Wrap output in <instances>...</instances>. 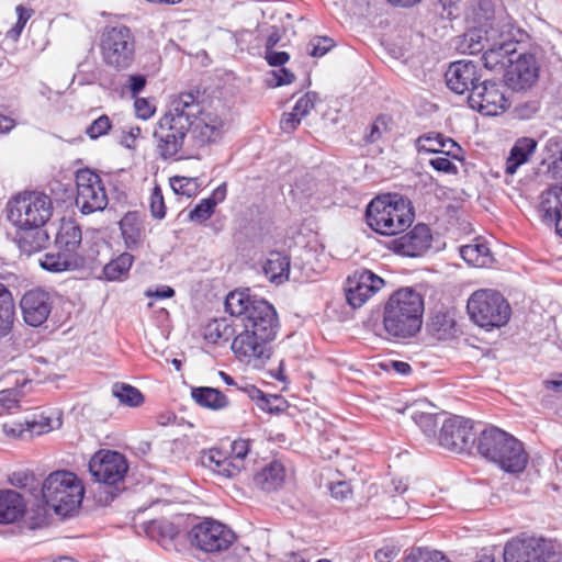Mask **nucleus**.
<instances>
[{
    "mask_svg": "<svg viewBox=\"0 0 562 562\" xmlns=\"http://www.w3.org/2000/svg\"><path fill=\"white\" fill-rule=\"evenodd\" d=\"M85 495L81 480L72 472L59 470L42 483V496L57 515L67 517L80 507Z\"/></svg>",
    "mask_w": 562,
    "mask_h": 562,
    "instance_id": "obj_6",
    "label": "nucleus"
},
{
    "mask_svg": "<svg viewBox=\"0 0 562 562\" xmlns=\"http://www.w3.org/2000/svg\"><path fill=\"white\" fill-rule=\"evenodd\" d=\"M469 104L484 115L494 116L504 112L509 102L502 83L485 80L473 87L469 94Z\"/></svg>",
    "mask_w": 562,
    "mask_h": 562,
    "instance_id": "obj_13",
    "label": "nucleus"
},
{
    "mask_svg": "<svg viewBox=\"0 0 562 562\" xmlns=\"http://www.w3.org/2000/svg\"><path fill=\"white\" fill-rule=\"evenodd\" d=\"M441 139L442 135L439 133L424 134L416 139V148L418 153L438 154Z\"/></svg>",
    "mask_w": 562,
    "mask_h": 562,
    "instance_id": "obj_46",
    "label": "nucleus"
},
{
    "mask_svg": "<svg viewBox=\"0 0 562 562\" xmlns=\"http://www.w3.org/2000/svg\"><path fill=\"white\" fill-rule=\"evenodd\" d=\"M539 64L531 54H520L513 58L505 70L506 86L514 91L530 89L539 78Z\"/></svg>",
    "mask_w": 562,
    "mask_h": 562,
    "instance_id": "obj_18",
    "label": "nucleus"
},
{
    "mask_svg": "<svg viewBox=\"0 0 562 562\" xmlns=\"http://www.w3.org/2000/svg\"><path fill=\"white\" fill-rule=\"evenodd\" d=\"M317 100L315 92H307L296 101L293 109L303 120L315 108Z\"/></svg>",
    "mask_w": 562,
    "mask_h": 562,
    "instance_id": "obj_50",
    "label": "nucleus"
},
{
    "mask_svg": "<svg viewBox=\"0 0 562 562\" xmlns=\"http://www.w3.org/2000/svg\"><path fill=\"white\" fill-rule=\"evenodd\" d=\"M112 127L111 120L108 115L103 114L95 119L86 130L87 135L91 139H97L105 135Z\"/></svg>",
    "mask_w": 562,
    "mask_h": 562,
    "instance_id": "obj_47",
    "label": "nucleus"
},
{
    "mask_svg": "<svg viewBox=\"0 0 562 562\" xmlns=\"http://www.w3.org/2000/svg\"><path fill=\"white\" fill-rule=\"evenodd\" d=\"M112 395L117 398L120 404L130 406V407H137L143 404L144 396L142 392L136 389L135 386H132L126 383H115L112 386Z\"/></svg>",
    "mask_w": 562,
    "mask_h": 562,
    "instance_id": "obj_36",
    "label": "nucleus"
},
{
    "mask_svg": "<svg viewBox=\"0 0 562 562\" xmlns=\"http://www.w3.org/2000/svg\"><path fill=\"white\" fill-rule=\"evenodd\" d=\"M461 257L473 267L483 268L492 263L493 258L485 243H475L462 246Z\"/></svg>",
    "mask_w": 562,
    "mask_h": 562,
    "instance_id": "obj_34",
    "label": "nucleus"
},
{
    "mask_svg": "<svg viewBox=\"0 0 562 562\" xmlns=\"http://www.w3.org/2000/svg\"><path fill=\"white\" fill-rule=\"evenodd\" d=\"M431 241L430 228L426 224H417L405 235L393 239L390 248L402 256L418 257L430 248Z\"/></svg>",
    "mask_w": 562,
    "mask_h": 562,
    "instance_id": "obj_21",
    "label": "nucleus"
},
{
    "mask_svg": "<svg viewBox=\"0 0 562 562\" xmlns=\"http://www.w3.org/2000/svg\"><path fill=\"white\" fill-rule=\"evenodd\" d=\"M134 108L137 117L148 120L155 113V106L145 98H135Z\"/></svg>",
    "mask_w": 562,
    "mask_h": 562,
    "instance_id": "obj_59",
    "label": "nucleus"
},
{
    "mask_svg": "<svg viewBox=\"0 0 562 562\" xmlns=\"http://www.w3.org/2000/svg\"><path fill=\"white\" fill-rule=\"evenodd\" d=\"M452 326L453 321L442 313L435 315L431 319V327L437 331L439 338H443L450 334Z\"/></svg>",
    "mask_w": 562,
    "mask_h": 562,
    "instance_id": "obj_54",
    "label": "nucleus"
},
{
    "mask_svg": "<svg viewBox=\"0 0 562 562\" xmlns=\"http://www.w3.org/2000/svg\"><path fill=\"white\" fill-rule=\"evenodd\" d=\"M147 532L151 538L170 541L177 537L179 530L173 522L167 519H158L150 521Z\"/></svg>",
    "mask_w": 562,
    "mask_h": 562,
    "instance_id": "obj_40",
    "label": "nucleus"
},
{
    "mask_svg": "<svg viewBox=\"0 0 562 562\" xmlns=\"http://www.w3.org/2000/svg\"><path fill=\"white\" fill-rule=\"evenodd\" d=\"M191 142L193 146H203L220 140L227 130V123L217 114L204 112L191 121Z\"/></svg>",
    "mask_w": 562,
    "mask_h": 562,
    "instance_id": "obj_20",
    "label": "nucleus"
},
{
    "mask_svg": "<svg viewBox=\"0 0 562 562\" xmlns=\"http://www.w3.org/2000/svg\"><path fill=\"white\" fill-rule=\"evenodd\" d=\"M170 187L176 194L187 198L193 196L198 192V182L193 178L172 177L170 179Z\"/></svg>",
    "mask_w": 562,
    "mask_h": 562,
    "instance_id": "obj_45",
    "label": "nucleus"
},
{
    "mask_svg": "<svg viewBox=\"0 0 562 562\" xmlns=\"http://www.w3.org/2000/svg\"><path fill=\"white\" fill-rule=\"evenodd\" d=\"M54 306V295L41 286L27 290L20 300L23 321L32 327L42 326Z\"/></svg>",
    "mask_w": 562,
    "mask_h": 562,
    "instance_id": "obj_16",
    "label": "nucleus"
},
{
    "mask_svg": "<svg viewBox=\"0 0 562 562\" xmlns=\"http://www.w3.org/2000/svg\"><path fill=\"white\" fill-rule=\"evenodd\" d=\"M447 87L457 94L470 92L480 80L476 64L470 60H458L450 64L445 74Z\"/></svg>",
    "mask_w": 562,
    "mask_h": 562,
    "instance_id": "obj_22",
    "label": "nucleus"
},
{
    "mask_svg": "<svg viewBox=\"0 0 562 562\" xmlns=\"http://www.w3.org/2000/svg\"><path fill=\"white\" fill-rule=\"evenodd\" d=\"M461 147L451 138H447L442 135V139L439 146V153L453 159H461Z\"/></svg>",
    "mask_w": 562,
    "mask_h": 562,
    "instance_id": "obj_57",
    "label": "nucleus"
},
{
    "mask_svg": "<svg viewBox=\"0 0 562 562\" xmlns=\"http://www.w3.org/2000/svg\"><path fill=\"white\" fill-rule=\"evenodd\" d=\"M249 450H250L249 440L238 439L232 443V449H231L229 456L234 459H239L244 462V459L247 457Z\"/></svg>",
    "mask_w": 562,
    "mask_h": 562,
    "instance_id": "obj_60",
    "label": "nucleus"
},
{
    "mask_svg": "<svg viewBox=\"0 0 562 562\" xmlns=\"http://www.w3.org/2000/svg\"><path fill=\"white\" fill-rule=\"evenodd\" d=\"M213 204L207 200L203 199L190 213L189 218L196 222H205L211 217L214 212Z\"/></svg>",
    "mask_w": 562,
    "mask_h": 562,
    "instance_id": "obj_52",
    "label": "nucleus"
},
{
    "mask_svg": "<svg viewBox=\"0 0 562 562\" xmlns=\"http://www.w3.org/2000/svg\"><path fill=\"white\" fill-rule=\"evenodd\" d=\"M192 547L206 552L216 553L227 550L235 540V533L225 525L206 519L195 526L189 532Z\"/></svg>",
    "mask_w": 562,
    "mask_h": 562,
    "instance_id": "obj_12",
    "label": "nucleus"
},
{
    "mask_svg": "<svg viewBox=\"0 0 562 562\" xmlns=\"http://www.w3.org/2000/svg\"><path fill=\"white\" fill-rule=\"evenodd\" d=\"M536 148L537 142L531 137H521L517 139L506 159L505 172L507 175H514L521 165L528 161Z\"/></svg>",
    "mask_w": 562,
    "mask_h": 562,
    "instance_id": "obj_30",
    "label": "nucleus"
},
{
    "mask_svg": "<svg viewBox=\"0 0 562 562\" xmlns=\"http://www.w3.org/2000/svg\"><path fill=\"white\" fill-rule=\"evenodd\" d=\"M10 483L19 488H33L35 483V477L32 473L26 471L14 472L10 476Z\"/></svg>",
    "mask_w": 562,
    "mask_h": 562,
    "instance_id": "obj_56",
    "label": "nucleus"
},
{
    "mask_svg": "<svg viewBox=\"0 0 562 562\" xmlns=\"http://www.w3.org/2000/svg\"><path fill=\"white\" fill-rule=\"evenodd\" d=\"M128 465L125 457L117 451H99L89 462L91 475L100 483L114 485L122 481Z\"/></svg>",
    "mask_w": 562,
    "mask_h": 562,
    "instance_id": "obj_15",
    "label": "nucleus"
},
{
    "mask_svg": "<svg viewBox=\"0 0 562 562\" xmlns=\"http://www.w3.org/2000/svg\"><path fill=\"white\" fill-rule=\"evenodd\" d=\"M60 425L61 420L59 417L52 418L44 413L35 414L31 419L26 418V426L29 427L31 437L49 432L50 430L58 428Z\"/></svg>",
    "mask_w": 562,
    "mask_h": 562,
    "instance_id": "obj_39",
    "label": "nucleus"
},
{
    "mask_svg": "<svg viewBox=\"0 0 562 562\" xmlns=\"http://www.w3.org/2000/svg\"><path fill=\"white\" fill-rule=\"evenodd\" d=\"M81 239L80 227L72 221H64L58 228L55 244L58 250L77 255Z\"/></svg>",
    "mask_w": 562,
    "mask_h": 562,
    "instance_id": "obj_31",
    "label": "nucleus"
},
{
    "mask_svg": "<svg viewBox=\"0 0 562 562\" xmlns=\"http://www.w3.org/2000/svg\"><path fill=\"white\" fill-rule=\"evenodd\" d=\"M475 441L473 423L461 416L447 418L440 428L438 436L439 445L453 452L468 450Z\"/></svg>",
    "mask_w": 562,
    "mask_h": 562,
    "instance_id": "obj_14",
    "label": "nucleus"
},
{
    "mask_svg": "<svg viewBox=\"0 0 562 562\" xmlns=\"http://www.w3.org/2000/svg\"><path fill=\"white\" fill-rule=\"evenodd\" d=\"M225 310L240 318L244 326L232 342L235 357L254 369L263 368L271 356L269 344L277 337L280 327L276 308L245 289L227 294Z\"/></svg>",
    "mask_w": 562,
    "mask_h": 562,
    "instance_id": "obj_1",
    "label": "nucleus"
},
{
    "mask_svg": "<svg viewBox=\"0 0 562 562\" xmlns=\"http://www.w3.org/2000/svg\"><path fill=\"white\" fill-rule=\"evenodd\" d=\"M367 224L375 233L393 236L411 226L414 212L409 201L397 195H383L373 199L366 210Z\"/></svg>",
    "mask_w": 562,
    "mask_h": 562,
    "instance_id": "obj_5",
    "label": "nucleus"
},
{
    "mask_svg": "<svg viewBox=\"0 0 562 562\" xmlns=\"http://www.w3.org/2000/svg\"><path fill=\"white\" fill-rule=\"evenodd\" d=\"M134 257L128 252H123L117 258L106 263L103 273L106 280L116 281L126 276L132 267Z\"/></svg>",
    "mask_w": 562,
    "mask_h": 562,
    "instance_id": "obj_37",
    "label": "nucleus"
},
{
    "mask_svg": "<svg viewBox=\"0 0 562 562\" xmlns=\"http://www.w3.org/2000/svg\"><path fill=\"white\" fill-rule=\"evenodd\" d=\"M120 229L126 247L131 250L137 249L145 235L144 222L135 212L126 213L120 221Z\"/></svg>",
    "mask_w": 562,
    "mask_h": 562,
    "instance_id": "obj_26",
    "label": "nucleus"
},
{
    "mask_svg": "<svg viewBox=\"0 0 562 562\" xmlns=\"http://www.w3.org/2000/svg\"><path fill=\"white\" fill-rule=\"evenodd\" d=\"M49 240L48 233L44 228H19L16 244L19 249L31 256L44 249Z\"/></svg>",
    "mask_w": 562,
    "mask_h": 562,
    "instance_id": "obj_29",
    "label": "nucleus"
},
{
    "mask_svg": "<svg viewBox=\"0 0 562 562\" xmlns=\"http://www.w3.org/2000/svg\"><path fill=\"white\" fill-rule=\"evenodd\" d=\"M265 58L270 66L278 67L284 65L290 56L285 52H276L270 48L266 49Z\"/></svg>",
    "mask_w": 562,
    "mask_h": 562,
    "instance_id": "obj_62",
    "label": "nucleus"
},
{
    "mask_svg": "<svg viewBox=\"0 0 562 562\" xmlns=\"http://www.w3.org/2000/svg\"><path fill=\"white\" fill-rule=\"evenodd\" d=\"M429 164L435 170L439 172L448 175L458 173V167L447 156L435 157L429 160Z\"/></svg>",
    "mask_w": 562,
    "mask_h": 562,
    "instance_id": "obj_55",
    "label": "nucleus"
},
{
    "mask_svg": "<svg viewBox=\"0 0 562 562\" xmlns=\"http://www.w3.org/2000/svg\"><path fill=\"white\" fill-rule=\"evenodd\" d=\"M477 450L482 457L508 473H520L528 463L522 442L497 427L486 428L480 434Z\"/></svg>",
    "mask_w": 562,
    "mask_h": 562,
    "instance_id": "obj_4",
    "label": "nucleus"
},
{
    "mask_svg": "<svg viewBox=\"0 0 562 562\" xmlns=\"http://www.w3.org/2000/svg\"><path fill=\"white\" fill-rule=\"evenodd\" d=\"M52 199L42 192L18 194L9 204V220L18 228H43L53 215Z\"/></svg>",
    "mask_w": 562,
    "mask_h": 562,
    "instance_id": "obj_8",
    "label": "nucleus"
},
{
    "mask_svg": "<svg viewBox=\"0 0 562 562\" xmlns=\"http://www.w3.org/2000/svg\"><path fill=\"white\" fill-rule=\"evenodd\" d=\"M199 460L202 467L225 479L236 477L245 469V462L226 456L218 449L202 451Z\"/></svg>",
    "mask_w": 562,
    "mask_h": 562,
    "instance_id": "obj_23",
    "label": "nucleus"
},
{
    "mask_svg": "<svg viewBox=\"0 0 562 562\" xmlns=\"http://www.w3.org/2000/svg\"><path fill=\"white\" fill-rule=\"evenodd\" d=\"M471 319L482 328L504 326L510 317V306L504 296L492 289L472 293L467 305Z\"/></svg>",
    "mask_w": 562,
    "mask_h": 562,
    "instance_id": "obj_9",
    "label": "nucleus"
},
{
    "mask_svg": "<svg viewBox=\"0 0 562 562\" xmlns=\"http://www.w3.org/2000/svg\"><path fill=\"white\" fill-rule=\"evenodd\" d=\"M3 432L10 438L27 439L32 438L26 426V419L24 422H10L2 425Z\"/></svg>",
    "mask_w": 562,
    "mask_h": 562,
    "instance_id": "obj_48",
    "label": "nucleus"
},
{
    "mask_svg": "<svg viewBox=\"0 0 562 562\" xmlns=\"http://www.w3.org/2000/svg\"><path fill=\"white\" fill-rule=\"evenodd\" d=\"M3 380L5 381V384H14L20 389H24L30 383L22 372H8L4 374Z\"/></svg>",
    "mask_w": 562,
    "mask_h": 562,
    "instance_id": "obj_64",
    "label": "nucleus"
},
{
    "mask_svg": "<svg viewBox=\"0 0 562 562\" xmlns=\"http://www.w3.org/2000/svg\"><path fill=\"white\" fill-rule=\"evenodd\" d=\"M14 318V303L11 292L0 283V336L7 335Z\"/></svg>",
    "mask_w": 562,
    "mask_h": 562,
    "instance_id": "obj_35",
    "label": "nucleus"
},
{
    "mask_svg": "<svg viewBox=\"0 0 562 562\" xmlns=\"http://www.w3.org/2000/svg\"><path fill=\"white\" fill-rule=\"evenodd\" d=\"M539 212L542 221L550 225L562 216V186H551L541 193Z\"/></svg>",
    "mask_w": 562,
    "mask_h": 562,
    "instance_id": "obj_25",
    "label": "nucleus"
},
{
    "mask_svg": "<svg viewBox=\"0 0 562 562\" xmlns=\"http://www.w3.org/2000/svg\"><path fill=\"white\" fill-rule=\"evenodd\" d=\"M21 390L16 387H7L0 391V416L13 414L20 408Z\"/></svg>",
    "mask_w": 562,
    "mask_h": 562,
    "instance_id": "obj_42",
    "label": "nucleus"
},
{
    "mask_svg": "<svg viewBox=\"0 0 562 562\" xmlns=\"http://www.w3.org/2000/svg\"><path fill=\"white\" fill-rule=\"evenodd\" d=\"M412 418L427 437L436 436L438 416L436 413L415 408Z\"/></svg>",
    "mask_w": 562,
    "mask_h": 562,
    "instance_id": "obj_41",
    "label": "nucleus"
},
{
    "mask_svg": "<svg viewBox=\"0 0 562 562\" xmlns=\"http://www.w3.org/2000/svg\"><path fill=\"white\" fill-rule=\"evenodd\" d=\"M553 559L547 543L533 537L513 539L504 548V562H553Z\"/></svg>",
    "mask_w": 562,
    "mask_h": 562,
    "instance_id": "obj_17",
    "label": "nucleus"
},
{
    "mask_svg": "<svg viewBox=\"0 0 562 562\" xmlns=\"http://www.w3.org/2000/svg\"><path fill=\"white\" fill-rule=\"evenodd\" d=\"M329 491L330 495L338 501H344L351 494V488L345 481L333 483Z\"/></svg>",
    "mask_w": 562,
    "mask_h": 562,
    "instance_id": "obj_61",
    "label": "nucleus"
},
{
    "mask_svg": "<svg viewBox=\"0 0 562 562\" xmlns=\"http://www.w3.org/2000/svg\"><path fill=\"white\" fill-rule=\"evenodd\" d=\"M389 124L384 116H379L371 125L370 132L364 136L366 143H375L382 138L383 134L387 131Z\"/></svg>",
    "mask_w": 562,
    "mask_h": 562,
    "instance_id": "obj_51",
    "label": "nucleus"
},
{
    "mask_svg": "<svg viewBox=\"0 0 562 562\" xmlns=\"http://www.w3.org/2000/svg\"><path fill=\"white\" fill-rule=\"evenodd\" d=\"M334 46V41L329 37L322 36L313 38L308 45V54L313 57L324 56Z\"/></svg>",
    "mask_w": 562,
    "mask_h": 562,
    "instance_id": "obj_49",
    "label": "nucleus"
},
{
    "mask_svg": "<svg viewBox=\"0 0 562 562\" xmlns=\"http://www.w3.org/2000/svg\"><path fill=\"white\" fill-rule=\"evenodd\" d=\"M288 479L285 465L279 460H273L254 474L252 482L260 491L271 493L281 490Z\"/></svg>",
    "mask_w": 562,
    "mask_h": 562,
    "instance_id": "obj_24",
    "label": "nucleus"
},
{
    "mask_svg": "<svg viewBox=\"0 0 562 562\" xmlns=\"http://www.w3.org/2000/svg\"><path fill=\"white\" fill-rule=\"evenodd\" d=\"M150 211L154 217L161 220L166 215V207L164 202L162 192L159 187L153 189L150 195Z\"/></svg>",
    "mask_w": 562,
    "mask_h": 562,
    "instance_id": "obj_53",
    "label": "nucleus"
},
{
    "mask_svg": "<svg viewBox=\"0 0 562 562\" xmlns=\"http://www.w3.org/2000/svg\"><path fill=\"white\" fill-rule=\"evenodd\" d=\"M78 255H71L63 250L47 252L40 259V266L49 272H63L78 267Z\"/></svg>",
    "mask_w": 562,
    "mask_h": 562,
    "instance_id": "obj_33",
    "label": "nucleus"
},
{
    "mask_svg": "<svg viewBox=\"0 0 562 562\" xmlns=\"http://www.w3.org/2000/svg\"><path fill=\"white\" fill-rule=\"evenodd\" d=\"M302 117L292 109L291 112L284 113L280 120V128L288 134L293 133L300 125Z\"/></svg>",
    "mask_w": 562,
    "mask_h": 562,
    "instance_id": "obj_58",
    "label": "nucleus"
},
{
    "mask_svg": "<svg viewBox=\"0 0 562 562\" xmlns=\"http://www.w3.org/2000/svg\"><path fill=\"white\" fill-rule=\"evenodd\" d=\"M384 285V280L370 270L356 271L347 280L346 299L353 307H361Z\"/></svg>",
    "mask_w": 562,
    "mask_h": 562,
    "instance_id": "obj_19",
    "label": "nucleus"
},
{
    "mask_svg": "<svg viewBox=\"0 0 562 562\" xmlns=\"http://www.w3.org/2000/svg\"><path fill=\"white\" fill-rule=\"evenodd\" d=\"M15 13L18 15V21L10 29L7 31L5 33V37L7 38H10L12 41H18L19 37L21 36V33L25 26V24L27 23V21L32 18L33 15V10L30 9V8H25L24 5L22 4H19L16 5L15 8Z\"/></svg>",
    "mask_w": 562,
    "mask_h": 562,
    "instance_id": "obj_43",
    "label": "nucleus"
},
{
    "mask_svg": "<svg viewBox=\"0 0 562 562\" xmlns=\"http://www.w3.org/2000/svg\"><path fill=\"white\" fill-rule=\"evenodd\" d=\"M25 503L15 491H0V524H11L23 516Z\"/></svg>",
    "mask_w": 562,
    "mask_h": 562,
    "instance_id": "obj_27",
    "label": "nucleus"
},
{
    "mask_svg": "<svg viewBox=\"0 0 562 562\" xmlns=\"http://www.w3.org/2000/svg\"><path fill=\"white\" fill-rule=\"evenodd\" d=\"M265 276L276 284H282L289 280L290 257L281 251L269 252L262 266Z\"/></svg>",
    "mask_w": 562,
    "mask_h": 562,
    "instance_id": "obj_28",
    "label": "nucleus"
},
{
    "mask_svg": "<svg viewBox=\"0 0 562 562\" xmlns=\"http://www.w3.org/2000/svg\"><path fill=\"white\" fill-rule=\"evenodd\" d=\"M485 44L481 41L477 32H470L465 36L469 38L468 46L470 54L483 53L484 66L490 70L503 69L510 65L514 55L517 52V42L513 40L509 31H498L491 26L485 31Z\"/></svg>",
    "mask_w": 562,
    "mask_h": 562,
    "instance_id": "obj_7",
    "label": "nucleus"
},
{
    "mask_svg": "<svg viewBox=\"0 0 562 562\" xmlns=\"http://www.w3.org/2000/svg\"><path fill=\"white\" fill-rule=\"evenodd\" d=\"M233 335V328L227 324L226 319H212L203 330L204 339L211 344L228 340Z\"/></svg>",
    "mask_w": 562,
    "mask_h": 562,
    "instance_id": "obj_38",
    "label": "nucleus"
},
{
    "mask_svg": "<svg viewBox=\"0 0 562 562\" xmlns=\"http://www.w3.org/2000/svg\"><path fill=\"white\" fill-rule=\"evenodd\" d=\"M200 113L201 104L192 93H181L171 101L154 131L162 158L175 157L183 148L188 136L191 139V121Z\"/></svg>",
    "mask_w": 562,
    "mask_h": 562,
    "instance_id": "obj_2",
    "label": "nucleus"
},
{
    "mask_svg": "<svg viewBox=\"0 0 562 562\" xmlns=\"http://www.w3.org/2000/svg\"><path fill=\"white\" fill-rule=\"evenodd\" d=\"M135 38L125 25L105 27L101 35L102 59L111 68L124 70L135 58Z\"/></svg>",
    "mask_w": 562,
    "mask_h": 562,
    "instance_id": "obj_10",
    "label": "nucleus"
},
{
    "mask_svg": "<svg viewBox=\"0 0 562 562\" xmlns=\"http://www.w3.org/2000/svg\"><path fill=\"white\" fill-rule=\"evenodd\" d=\"M191 396L198 405L213 411L223 409L229 404L227 396L214 387H193Z\"/></svg>",
    "mask_w": 562,
    "mask_h": 562,
    "instance_id": "obj_32",
    "label": "nucleus"
},
{
    "mask_svg": "<svg viewBox=\"0 0 562 562\" xmlns=\"http://www.w3.org/2000/svg\"><path fill=\"white\" fill-rule=\"evenodd\" d=\"M404 562H449V560L440 551L416 548L404 559Z\"/></svg>",
    "mask_w": 562,
    "mask_h": 562,
    "instance_id": "obj_44",
    "label": "nucleus"
},
{
    "mask_svg": "<svg viewBox=\"0 0 562 562\" xmlns=\"http://www.w3.org/2000/svg\"><path fill=\"white\" fill-rule=\"evenodd\" d=\"M423 313L422 295L408 288L400 289L384 305L383 328L393 338H412L422 328Z\"/></svg>",
    "mask_w": 562,
    "mask_h": 562,
    "instance_id": "obj_3",
    "label": "nucleus"
},
{
    "mask_svg": "<svg viewBox=\"0 0 562 562\" xmlns=\"http://www.w3.org/2000/svg\"><path fill=\"white\" fill-rule=\"evenodd\" d=\"M76 205L82 214L103 211L108 205L104 184L98 173L90 169H80L76 173Z\"/></svg>",
    "mask_w": 562,
    "mask_h": 562,
    "instance_id": "obj_11",
    "label": "nucleus"
},
{
    "mask_svg": "<svg viewBox=\"0 0 562 562\" xmlns=\"http://www.w3.org/2000/svg\"><path fill=\"white\" fill-rule=\"evenodd\" d=\"M146 77L143 75H131L127 79V88L133 97H136L146 86Z\"/></svg>",
    "mask_w": 562,
    "mask_h": 562,
    "instance_id": "obj_63",
    "label": "nucleus"
}]
</instances>
